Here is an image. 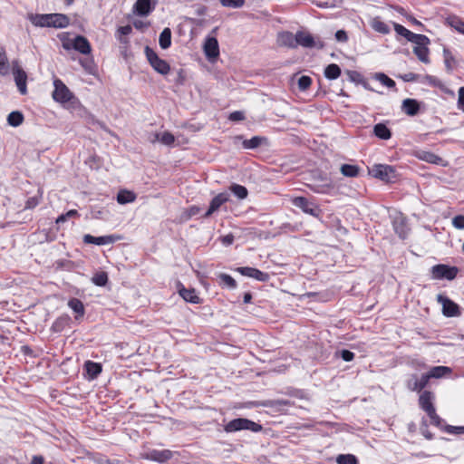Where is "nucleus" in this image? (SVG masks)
Returning <instances> with one entry per match:
<instances>
[{
    "mask_svg": "<svg viewBox=\"0 0 464 464\" xmlns=\"http://www.w3.org/2000/svg\"><path fill=\"white\" fill-rule=\"evenodd\" d=\"M368 173L386 183H392L397 178L395 169L386 164H373L372 167H368Z\"/></svg>",
    "mask_w": 464,
    "mask_h": 464,
    "instance_id": "nucleus-1",
    "label": "nucleus"
},
{
    "mask_svg": "<svg viewBox=\"0 0 464 464\" xmlns=\"http://www.w3.org/2000/svg\"><path fill=\"white\" fill-rule=\"evenodd\" d=\"M243 430H251L253 432H259L263 430V427L261 424L246 418L234 419L230 420L227 424H226L224 427V430L227 433L236 432Z\"/></svg>",
    "mask_w": 464,
    "mask_h": 464,
    "instance_id": "nucleus-2",
    "label": "nucleus"
},
{
    "mask_svg": "<svg viewBox=\"0 0 464 464\" xmlns=\"http://www.w3.org/2000/svg\"><path fill=\"white\" fill-rule=\"evenodd\" d=\"M145 54L150 66L159 73L166 75L170 71V66L167 61L160 58L158 54L149 46L145 47Z\"/></svg>",
    "mask_w": 464,
    "mask_h": 464,
    "instance_id": "nucleus-3",
    "label": "nucleus"
},
{
    "mask_svg": "<svg viewBox=\"0 0 464 464\" xmlns=\"http://www.w3.org/2000/svg\"><path fill=\"white\" fill-rule=\"evenodd\" d=\"M63 47L65 50L74 49L84 55L92 53V46L88 39L82 35H77L71 43L63 42Z\"/></svg>",
    "mask_w": 464,
    "mask_h": 464,
    "instance_id": "nucleus-4",
    "label": "nucleus"
},
{
    "mask_svg": "<svg viewBox=\"0 0 464 464\" xmlns=\"http://www.w3.org/2000/svg\"><path fill=\"white\" fill-rule=\"evenodd\" d=\"M292 203L295 207L301 208L304 213L314 218H320L322 209L315 203L310 201L305 197H296L293 198Z\"/></svg>",
    "mask_w": 464,
    "mask_h": 464,
    "instance_id": "nucleus-5",
    "label": "nucleus"
},
{
    "mask_svg": "<svg viewBox=\"0 0 464 464\" xmlns=\"http://www.w3.org/2000/svg\"><path fill=\"white\" fill-rule=\"evenodd\" d=\"M459 273L457 266H450L444 264L435 265L431 267V275L434 279L453 280Z\"/></svg>",
    "mask_w": 464,
    "mask_h": 464,
    "instance_id": "nucleus-6",
    "label": "nucleus"
},
{
    "mask_svg": "<svg viewBox=\"0 0 464 464\" xmlns=\"http://www.w3.org/2000/svg\"><path fill=\"white\" fill-rule=\"evenodd\" d=\"M53 85V98L55 102L64 103L72 100L73 97L72 92L60 79H55Z\"/></svg>",
    "mask_w": 464,
    "mask_h": 464,
    "instance_id": "nucleus-7",
    "label": "nucleus"
},
{
    "mask_svg": "<svg viewBox=\"0 0 464 464\" xmlns=\"http://www.w3.org/2000/svg\"><path fill=\"white\" fill-rule=\"evenodd\" d=\"M13 74L14 78L15 84L18 88V91L21 94L24 95L27 92V74L23 70V68L19 65V62L17 60L13 61Z\"/></svg>",
    "mask_w": 464,
    "mask_h": 464,
    "instance_id": "nucleus-8",
    "label": "nucleus"
},
{
    "mask_svg": "<svg viewBox=\"0 0 464 464\" xmlns=\"http://www.w3.org/2000/svg\"><path fill=\"white\" fill-rule=\"evenodd\" d=\"M438 303L442 305V313L447 317L459 316L460 314L459 305L446 295L441 294L437 295Z\"/></svg>",
    "mask_w": 464,
    "mask_h": 464,
    "instance_id": "nucleus-9",
    "label": "nucleus"
},
{
    "mask_svg": "<svg viewBox=\"0 0 464 464\" xmlns=\"http://www.w3.org/2000/svg\"><path fill=\"white\" fill-rule=\"evenodd\" d=\"M121 238V237L117 236V235L93 237L90 234H86L83 236L82 241L85 244H93V245H97V246H103V245L113 244L116 241L120 240Z\"/></svg>",
    "mask_w": 464,
    "mask_h": 464,
    "instance_id": "nucleus-10",
    "label": "nucleus"
},
{
    "mask_svg": "<svg viewBox=\"0 0 464 464\" xmlns=\"http://www.w3.org/2000/svg\"><path fill=\"white\" fill-rule=\"evenodd\" d=\"M157 5V0H137L133 5V11L140 16H148Z\"/></svg>",
    "mask_w": 464,
    "mask_h": 464,
    "instance_id": "nucleus-11",
    "label": "nucleus"
},
{
    "mask_svg": "<svg viewBox=\"0 0 464 464\" xmlns=\"http://www.w3.org/2000/svg\"><path fill=\"white\" fill-rule=\"evenodd\" d=\"M229 200V194L227 192H221L214 197L209 204V208L203 215L204 218H209L213 213L218 211L219 208Z\"/></svg>",
    "mask_w": 464,
    "mask_h": 464,
    "instance_id": "nucleus-12",
    "label": "nucleus"
},
{
    "mask_svg": "<svg viewBox=\"0 0 464 464\" xmlns=\"http://www.w3.org/2000/svg\"><path fill=\"white\" fill-rule=\"evenodd\" d=\"M204 53L209 61H214L219 56V46L217 38L207 37L204 44Z\"/></svg>",
    "mask_w": 464,
    "mask_h": 464,
    "instance_id": "nucleus-13",
    "label": "nucleus"
},
{
    "mask_svg": "<svg viewBox=\"0 0 464 464\" xmlns=\"http://www.w3.org/2000/svg\"><path fill=\"white\" fill-rule=\"evenodd\" d=\"M430 382L429 377L426 373H423L420 378H418L416 374H412L411 378L407 381V387L409 390L412 392H421L424 388L427 387Z\"/></svg>",
    "mask_w": 464,
    "mask_h": 464,
    "instance_id": "nucleus-14",
    "label": "nucleus"
},
{
    "mask_svg": "<svg viewBox=\"0 0 464 464\" xmlns=\"http://www.w3.org/2000/svg\"><path fill=\"white\" fill-rule=\"evenodd\" d=\"M295 43L303 47L312 48L317 46L318 48H323V43L319 42L317 44L312 34L304 32H297L295 35Z\"/></svg>",
    "mask_w": 464,
    "mask_h": 464,
    "instance_id": "nucleus-15",
    "label": "nucleus"
},
{
    "mask_svg": "<svg viewBox=\"0 0 464 464\" xmlns=\"http://www.w3.org/2000/svg\"><path fill=\"white\" fill-rule=\"evenodd\" d=\"M172 456L173 453L169 450H152L148 453L147 459L156 462L164 463L169 460Z\"/></svg>",
    "mask_w": 464,
    "mask_h": 464,
    "instance_id": "nucleus-16",
    "label": "nucleus"
},
{
    "mask_svg": "<svg viewBox=\"0 0 464 464\" xmlns=\"http://www.w3.org/2000/svg\"><path fill=\"white\" fill-rule=\"evenodd\" d=\"M49 27L66 28L70 24V18L63 14H50Z\"/></svg>",
    "mask_w": 464,
    "mask_h": 464,
    "instance_id": "nucleus-17",
    "label": "nucleus"
},
{
    "mask_svg": "<svg viewBox=\"0 0 464 464\" xmlns=\"http://www.w3.org/2000/svg\"><path fill=\"white\" fill-rule=\"evenodd\" d=\"M84 370L87 373L88 379L94 380L101 374L102 366L99 362L86 361L84 363Z\"/></svg>",
    "mask_w": 464,
    "mask_h": 464,
    "instance_id": "nucleus-18",
    "label": "nucleus"
},
{
    "mask_svg": "<svg viewBox=\"0 0 464 464\" xmlns=\"http://www.w3.org/2000/svg\"><path fill=\"white\" fill-rule=\"evenodd\" d=\"M452 372L451 368L448 366H433L427 372L429 379H440L450 375Z\"/></svg>",
    "mask_w": 464,
    "mask_h": 464,
    "instance_id": "nucleus-19",
    "label": "nucleus"
},
{
    "mask_svg": "<svg viewBox=\"0 0 464 464\" xmlns=\"http://www.w3.org/2000/svg\"><path fill=\"white\" fill-rule=\"evenodd\" d=\"M401 110L409 116H415L420 111V103L414 99H405L402 102Z\"/></svg>",
    "mask_w": 464,
    "mask_h": 464,
    "instance_id": "nucleus-20",
    "label": "nucleus"
},
{
    "mask_svg": "<svg viewBox=\"0 0 464 464\" xmlns=\"http://www.w3.org/2000/svg\"><path fill=\"white\" fill-rule=\"evenodd\" d=\"M30 22L38 27H49V20L51 19L50 14H30L28 15Z\"/></svg>",
    "mask_w": 464,
    "mask_h": 464,
    "instance_id": "nucleus-21",
    "label": "nucleus"
},
{
    "mask_svg": "<svg viewBox=\"0 0 464 464\" xmlns=\"http://www.w3.org/2000/svg\"><path fill=\"white\" fill-rule=\"evenodd\" d=\"M179 295L186 301L189 302L191 304H199L200 298L196 293V290L193 288L187 289L185 287H182L179 291Z\"/></svg>",
    "mask_w": 464,
    "mask_h": 464,
    "instance_id": "nucleus-22",
    "label": "nucleus"
},
{
    "mask_svg": "<svg viewBox=\"0 0 464 464\" xmlns=\"http://www.w3.org/2000/svg\"><path fill=\"white\" fill-rule=\"evenodd\" d=\"M434 394L430 391H423L419 397V406L422 411H426L433 405Z\"/></svg>",
    "mask_w": 464,
    "mask_h": 464,
    "instance_id": "nucleus-23",
    "label": "nucleus"
},
{
    "mask_svg": "<svg viewBox=\"0 0 464 464\" xmlns=\"http://www.w3.org/2000/svg\"><path fill=\"white\" fill-rule=\"evenodd\" d=\"M370 25L375 32L382 34H388L391 32L389 25L382 22L379 16L372 18L370 22Z\"/></svg>",
    "mask_w": 464,
    "mask_h": 464,
    "instance_id": "nucleus-24",
    "label": "nucleus"
},
{
    "mask_svg": "<svg viewBox=\"0 0 464 464\" xmlns=\"http://www.w3.org/2000/svg\"><path fill=\"white\" fill-rule=\"evenodd\" d=\"M444 63L448 72H451L458 65L457 60L448 48H443Z\"/></svg>",
    "mask_w": 464,
    "mask_h": 464,
    "instance_id": "nucleus-25",
    "label": "nucleus"
},
{
    "mask_svg": "<svg viewBox=\"0 0 464 464\" xmlns=\"http://www.w3.org/2000/svg\"><path fill=\"white\" fill-rule=\"evenodd\" d=\"M136 198L137 197L134 192L127 189H121L117 194V202L119 204L124 205L135 201Z\"/></svg>",
    "mask_w": 464,
    "mask_h": 464,
    "instance_id": "nucleus-26",
    "label": "nucleus"
},
{
    "mask_svg": "<svg viewBox=\"0 0 464 464\" xmlns=\"http://www.w3.org/2000/svg\"><path fill=\"white\" fill-rule=\"evenodd\" d=\"M68 306L77 314V316L75 317L76 319H78V317H82L84 315V313H85V309H84V305H83V303L78 299V298H71L69 301H68Z\"/></svg>",
    "mask_w": 464,
    "mask_h": 464,
    "instance_id": "nucleus-27",
    "label": "nucleus"
},
{
    "mask_svg": "<svg viewBox=\"0 0 464 464\" xmlns=\"http://www.w3.org/2000/svg\"><path fill=\"white\" fill-rule=\"evenodd\" d=\"M159 44L163 50L168 49L171 45V30L169 27L164 28L160 33Z\"/></svg>",
    "mask_w": 464,
    "mask_h": 464,
    "instance_id": "nucleus-28",
    "label": "nucleus"
},
{
    "mask_svg": "<svg viewBox=\"0 0 464 464\" xmlns=\"http://www.w3.org/2000/svg\"><path fill=\"white\" fill-rule=\"evenodd\" d=\"M373 133L382 140H388L392 136L390 129L383 123H377L373 127Z\"/></svg>",
    "mask_w": 464,
    "mask_h": 464,
    "instance_id": "nucleus-29",
    "label": "nucleus"
},
{
    "mask_svg": "<svg viewBox=\"0 0 464 464\" xmlns=\"http://www.w3.org/2000/svg\"><path fill=\"white\" fill-rule=\"evenodd\" d=\"M341 73H342L341 68L336 63H331V64L327 65L324 69V76L328 80H335V79L339 78Z\"/></svg>",
    "mask_w": 464,
    "mask_h": 464,
    "instance_id": "nucleus-30",
    "label": "nucleus"
},
{
    "mask_svg": "<svg viewBox=\"0 0 464 464\" xmlns=\"http://www.w3.org/2000/svg\"><path fill=\"white\" fill-rule=\"evenodd\" d=\"M413 53L420 62H422L424 63H430V58H429L430 50L427 47V45L414 46Z\"/></svg>",
    "mask_w": 464,
    "mask_h": 464,
    "instance_id": "nucleus-31",
    "label": "nucleus"
},
{
    "mask_svg": "<svg viewBox=\"0 0 464 464\" xmlns=\"http://www.w3.org/2000/svg\"><path fill=\"white\" fill-rule=\"evenodd\" d=\"M341 173L349 178H354L359 175V167L356 165H351V164H343L341 166Z\"/></svg>",
    "mask_w": 464,
    "mask_h": 464,
    "instance_id": "nucleus-32",
    "label": "nucleus"
},
{
    "mask_svg": "<svg viewBox=\"0 0 464 464\" xmlns=\"http://www.w3.org/2000/svg\"><path fill=\"white\" fill-rule=\"evenodd\" d=\"M408 41L415 44L416 46L428 45L430 43V39L426 35L414 34L412 32L408 37Z\"/></svg>",
    "mask_w": 464,
    "mask_h": 464,
    "instance_id": "nucleus-33",
    "label": "nucleus"
},
{
    "mask_svg": "<svg viewBox=\"0 0 464 464\" xmlns=\"http://www.w3.org/2000/svg\"><path fill=\"white\" fill-rule=\"evenodd\" d=\"M24 121V115L19 111H14L9 113L7 122L13 127L20 126Z\"/></svg>",
    "mask_w": 464,
    "mask_h": 464,
    "instance_id": "nucleus-34",
    "label": "nucleus"
},
{
    "mask_svg": "<svg viewBox=\"0 0 464 464\" xmlns=\"http://www.w3.org/2000/svg\"><path fill=\"white\" fill-rule=\"evenodd\" d=\"M70 317L68 315H63L58 317L52 325V330L55 333L62 332L66 325L69 324Z\"/></svg>",
    "mask_w": 464,
    "mask_h": 464,
    "instance_id": "nucleus-35",
    "label": "nucleus"
},
{
    "mask_svg": "<svg viewBox=\"0 0 464 464\" xmlns=\"http://www.w3.org/2000/svg\"><path fill=\"white\" fill-rule=\"evenodd\" d=\"M79 63L88 73H93L96 65L91 54L88 57L79 59Z\"/></svg>",
    "mask_w": 464,
    "mask_h": 464,
    "instance_id": "nucleus-36",
    "label": "nucleus"
},
{
    "mask_svg": "<svg viewBox=\"0 0 464 464\" xmlns=\"http://www.w3.org/2000/svg\"><path fill=\"white\" fill-rule=\"evenodd\" d=\"M229 188L230 191L239 199H245L248 195L246 188L242 185L232 184Z\"/></svg>",
    "mask_w": 464,
    "mask_h": 464,
    "instance_id": "nucleus-37",
    "label": "nucleus"
},
{
    "mask_svg": "<svg viewBox=\"0 0 464 464\" xmlns=\"http://www.w3.org/2000/svg\"><path fill=\"white\" fill-rule=\"evenodd\" d=\"M108 281V274L103 271L94 274L92 277V282L97 286H105Z\"/></svg>",
    "mask_w": 464,
    "mask_h": 464,
    "instance_id": "nucleus-38",
    "label": "nucleus"
},
{
    "mask_svg": "<svg viewBox=\"0 0 464 464\" xmlns=\"http://www.w3.org/2000/svg\"><path fill=\"white\" fill-rule=\"evenodd\" d=\"M420 159H421L422 160H425L427 162H430V163H433V164H438V165H443V160L431 153V152H422L421 155L419 156Z\"/></svg>",
    "mask_w": 464,
    "mask_h": 464,
    "instance_id": "nucleus-39",
    "label": "nucleus"
},
{
    "mask_svg": "<svg viewBox=\"0 0 464 464\" xmlns=\"http://www.w3.org/2000/svg\"><path fill=\"white\" fill-rule=\"evenodd\" d=\"M9 72L8 59L5 51L2 48L0 50V74L6 75Z\"/></svg>",
    "mask_w": 464,
    "mask_h": 464,
    "instance_id": "nucleus-40",
    "label": "nucleus"
},
{
    "mask_svg": "<svg viewBox=\"0 0 464 464\" xmlns=\"http://www.w3.org/2000/svg\"><path fill=\"white\" fill-rule=\"evenodd\" d=\"M220 284L227 286L229 289H235L237 287L236 280L229 275L222 273L218 276Z\"/></svg>",
    "mask_w": 464,
    "mask_h": 464,
    "instance_id": "nucleus-41",
    "label": "nucleus"
},
{
    "mask_svg": "<svg viewBox=\"0 0 464 464\" xmlns=\"http://www.w3.org/2000/svg\"><path fill=\"white\" fill-rule=\"evenodd\" d=\"M294 403L288 400L278 399V400L268 401L265 405L272 407V408H276L278 410H283V407L291 406Z\"/></svg>",
    "mask_w": 464,
    "mask_h": 464,
    "instance_id": "nucleus-42",
    "label": "nucleus"
},
{
    "mask_svg": "<svg viewBox=\"0 0 464 464\" xmlns=\"http://www.w3.org/2000/svg\"><path fill=\"white\" fill-rule=\"evenodd\" d=\"M338 464H358L357 458L353 454H340L336 458Z\"/></svg>",
    "mask_w": 464,
    "mask_h": 464,
    "instance_id": "nucleus-43",
    "label": "nucleus"
},
{
    "mask_svg": "<svg viewBox=\"0 0 464 464\" xmlns=\"http://www.w3.org/2000/svg\"><path fill=\"white\" fill-rule=\"evenodd\" d=\"M375 79L378 80L382 84L388 88H393L395 87V82L389 78L385 73L383 72H378L375 74Z\"/></svg>",
    "mask_w": 464,
    "mask_h": 464,
    "instance_id": "nucleus-44",
    "label": "nucleus"
},
{
    "mask_svg": "<svg viewBox=\"0 0 464 464\" xmlns=\"http://www.w3.org/2000/svg\"><path fill=\"white\" fill-rule=\"evenodd\" d=\"M393 227H394L396 234H398V236L401 238H405L407 237L408 228L402 220L401 222L395 221L393 223Z\"/></svg>",
    "mask_w": 464,
    "mask_h": 464,
    "instance_id": "nucleus-45",
    "label": "nucleus"
},
{
    "mask_svg": "<svg viewBox=\"0 0 464 464\" xmlns=\"http://www.w3.org/2000/svg\"><path fill=\"white\" fill-rule=\"evenodd\" d=\"M298 88L300 91H306L312 84V78L310 76L303 75L298 79Z\"/></svg>",
    "mask_w": 464,
    "mask_h": 464,
    "instance_id": "nucleus-46",
    "label": "nucleus"
},
{
    "mask_svg": "<svg viewBox=\"0 0 464 464\" xmlns=\"http://www.w3.org/2000/svg\"><path fill=\"white\" fill-rule=\"evenodd\" d=\"M219 2L225 7L239 8L245 5L246 0H219Z\"/></svg>",
    "mask_w": 464,
    "mask_h": 464,
    "instance_id": "nucleus-47",
    "label": "nucleus"
},
{
    "mask_svg": "<svg viewBox=\"0 0 464 464\" xmlns=\"http://www.w3.org/2000/svg\"><path fill=\"white\" fill-rule=\"evenodd\" d=\"M346 74L348 76V79L351 82H355L357 84H360V83L363 82L364 79H363L362 75L360 72H356V71H350L349 70V71L346 72Z\"/></svg>",
    "mask_w": 464,
    "mask_h": 464,
    "instance_id": "nucleus-48",
    "label": "nucleus"
},
{
    "mask_svg": "<svg viewBox=\"0 0 464 464\" xmlns=\"http://www.w3.org/2000/svg\"><path fill=\"white\" fill-rule=\"evenodd\" d=\"M84 162L88 164L91 169H99L102 164L101 159L97 155H91Z\"/></svg>",
    "mask_w": 464,
    "mask_h": 464,
    "instance_id": "nucleus-49",
    "label": "nucleus"
},
{
    "mask_svg": "<svg viewBox=\"0 0 464 464\" xmlns=\"http://www.w3.org/2000/svg\"><path fill=\"white\" fill-rule=\"evenodd\" d=\"M264 142H266L265 137L254 136L250 140H242V145H261Z\"/></svg>",
    "mask_w": 464,
    "mask_h": 464,
    "instance_id": "nucleus-50",
    "label": "nucleus"
},
{
    "mask_svg": "<svg viewBox=\"0 0 464 464\" xmlns=\"http://www.w3.org/2000/svg\"><path fill=\"white\" fill-rule=\"evenodd\" d=\"M444 431L454 435L464 434V426L445 425Z\"/></svg>",
    "mask_w": 464,
    "mask_h": 464,
    "instance_id": "nucleus-51",
    "label": "nucleus"
},
{
    "mask_svg": "<svg viewBox=\"0 0 464 464\" xmlns=\"http://www.w3.org/2000/svg\"><path fill=\"white\" fill-rule=\"evenodd\" d=\"M253 278L256 279L259 282H266L269 280L270 276L263 271H260L257 268L254 269Z\"/></svg>",
    "mask_w": 464,
    "mask_h": 464,
    "instance_id": "nucleus-52",
    "label": "nucleus"
},
{
    "mask_svg": "<svg viewBox=\"0 0 464 464\" xmlns=\"http://www.w3.org/2000/svg\"><path fill=\"white\" fill-rule=\"evenodd\" d=\"M424 82L434 87L441 88L443 86L441 81L439 78L429 74L425 75Z\"/></svg>",
    "mask_w": 464,
    "mask_h": 464,
    "instance_id": "nucleus-53",
    "label": "nucleus"
},
{
    "mask_svg": "<svg viewBox=\"0 0 464 464\" xmlns=\"http://www.w3.org/2000/svg\"><path fill=\"white\" fill-rule=\"evenodd\" d=\"M393 26H394V30H395V32H396L398 34H400V35H401V36L405 37V38L408 40V37L410 36V34H411V33L410 30H408L407 28H405L403 25L399 24H396V23H393Z\"/></svg>",
    "mask_w": 464,
    "mask_h": 464,
    "instance_id": "nucleus-54",
    "label": "nucleus"
},
{
    "mask_svg": "<svg viewBox=\"0 0 464 464\" xmlns=\"http://www.w3.org/2000/svg\"><path fill=\"white\" fill-rule=\"evenodd\" d=\"M42 198V196H34V197H31L29 198L26 202H25V208L26 209H32V208H34L40 202V198Z\"/></svg>",
    "mask_w": 464,
    "mask_h": 464,
    "instance_id": "nucleus-55",
    "label": "nucleus"
},
{
    "mask_svg": "<svg viewBox=\"0 0 464 464\" xmlns=\"http://www.w3.org/2000/svg\"><path fill=\"white\" fill-rule=\"evenodd\" d=\"M201 208L198 206L189 207L184 213L186 220H188L192 217L199 214Z\"/></svg>",
    "mask_w": 464,
    "mask_h": 464,
    "instance_id": "nucleus-56",
    "label": "nucleus"
},
{
    "mask_svg": "<svg viewBox=\"0 0 464 464\" xmlns=\"http://www.w3.org/2000/svg\"><path fill=\"white\" fill-rule=\"evenodd\" d=\"M430 423L440 430H444V420H442L437 413L430 417Z\"/></svg>",
    "mask_w": 464,
    "mask_h": 464,
    "instance_id": "nucleus-57",
    "label": "nucleus"
},
{
    "mask_svg": "<svg viewBox=\"0 0 464 464\" xmlns=\"http://www.w3.org/2000/svg\"><path fill=\"white\" fill-rule=\"evenodd\" d=\"M452 225L458 229H464V215H457L452 218Z\"/></svg>",
    "mask_w": 464,
    "mask_h": 464,
    "instance_id": "nucleus-58",
    "label": "nucleus"
},
{
    "mask_svg": "<svg viewBox=\"0 0 464 464\" xmlns=\"http://www.w3.org/2000/svg\"><path fill=\"white\" fill-rule=\"evenodd\" d=\"M254 269L255 267L241 266L237 267V271L240 273L242 276L253 278Z\"/></svg>",
    "mask_w": 464,
    "mask_h": 464,
    "instance_id": "nucleus-59",
    "label": "nucleus"
},
{
    "mask_svg": "<svg viewBox=\"0 0 464 464\" xmlns=\"http://www.w3.org/2000/svg\"><path fill=\"white\" fill-rule=\"evenodd\" d=\"M451 26H453L458 32L464 34V22L459 20V18H453L450 23Z\"/></svg>",
    "mask_w": 464,
    "mask_h": 464,
    "instance_id": "nucleus-60",
    "label": "nucleus"
},
{
    "mask_svg": "<svg viewBox=\"0 0 464 464\" xmlns=\"http://www.w3.org/2000/svg\"><path fill=\"white\" fill-rule=\"evenodd\" d=\"M340 356L343 361L351 362L354 358V353L349 350L344 349L340 352Z\"/></svg>",
    "mask_w": 464,
    "mask_h": 464,
    "instance_id": "nucleus-61",
    "label": "nucleus"
},
{
    "mask_svg": "<svg viewBox=\"0 0 464 464\" xmlns=\"http://www.w3.org/2000/svg\"><path fill=\"white\" fill-rule=\"evenodd\" d=\"M335 39L341 43H346L348 41V34L344 30H338L335 33Z\"/></svg>",
    "mask_w": 464,
    "mask_h": 464,
    "instance_id": "nucleus-62",
    "label": "nucleus"
},
{
    "mask_svg": "<svg viewBox=\"0 0 464 464\" xmlns=\"http://www.w3.org/2000/svg\"><path fill=\"white\" fill-rule=\"evenodd\" d=\"M174 136L169 132H164L161 136V142L166 145H171L174 142Z\"/></svg>",
    "mask_w": 464,
    "mask_h": 464,
    "instance_id": "nucleus-63",
    "label": "nucleus"
},
{
    "mask_svg": "<svg viewBox=\"0 0 464 464\" xmlns=\"http://www.w3.org/2000/svg\"><path fill=\"white\" fill-rule=\"evenodd\" d=\"M458 107L464 111V87H460L459 90Z\"/></svg>",
    "mask_w": 464,
    "mask_h": 464,
    "instance_id": "nucleus-64",
    "label": "nucleus"
}]
</instances>
